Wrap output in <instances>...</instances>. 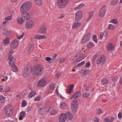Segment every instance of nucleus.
<instances>
[{"instance_id":"37","label":"nucleus","mask_w":122,"mask_h":122,"mask_svg":"<svg viewBox=\"0 0 122 122\" xmlns=\"http://www.w3.org/2000/svg\"><path fill=\"white\" fill-rule=\"evenodd\" d=\"M10 32L8 31L6 29L4 30L3 34L5 35H7L10 33Z\"/></svg>"},{"instance_id":"24","label":"nucleus","mask_w":122,"mask_h":122,"mask_svg":"<svg viewBox=\"0 0 122 122\" xmlns=\"http://www.w3.org/2000/svg\"><path fill=\"white\" fill-rule=\"evenodd\" d=\"M66 105L63 102H61L60 104V107L63 110L65 109L66 108Z\"/></svg>"},{"instance_id":"27","label":"nucleus","mask_w":122,"mask_h":122,"mask_svg":"<svg viewBox=\"0 0 122 122\" xmlns=\"http://www.w3.org/2000/svg\"><path fill=\"white\" fill-rule=\"evenodd\" d=\"M118 1L116 0H112L111 2V4L112 5H116L117 4Z\"/></svg>"},{"instance_id":"51","label":"nucleus","mask_w":122,"mask_h":122,"mask_svg":"<svg viewBox=\"0 0 122 122\" xmlns=\"http://www.w3.org/2000/svg\"><path fill=\"white\" fill-rule=\"evenodd\" d=\"M65 61V60L63 58H61L59 60V63H61Z\"/></svg>"},{"instance_id":"36","label":"nucleus","mask_w":122,"mask_h":122,"mask_svg":"<svg viewBox=\"0 0 122 122\" xmlns=\"http://www.w3.org/2000/svg\"><path fill=\"white\" fill-rule=\"evenodd\" d=\"M90 95V93H86L82 95L83 97L84 98H86Z\"/></svg>"},{"instance_id":"59","label":"nucleus","mask_w":122,"mask_h":122,"mask_svg":"<svg viewBox=\"0 0 122 122\" xmlns=\"http://www.w3.org/2000/svg\"><path fill=\"white\" fill-rule=\"evenodd\" d=\"M24 33H22V35H21L20 36H17V38L19 39H20L21 38L23 37V36L24 35Z\"/></svg>"},{"instance_id":"62","label":"nucleus","mask_w":122,"mask_h":122,"mask_svg":"<svg viewBox=\"0 0 122 122\" xmlns=\"http://www.w3.org/2000/svg\"><path fill=\"white\" fill-rule=\"evenodd\" d=\"M10 89L9 87H7L6 89V90L5 91V92H10Z\"/></svg>"},{"instance_id":"25","label":"nucleus","mask_w":122,"mask_h":122,"mask_svg":"<svg viewBox=\"0 0 122 122\" xmlns=\"http://www.w3.org/2000/svg\"><path fill=\"white\" fill-rule=\"evenodd\" d=\"M35 4L37 5L40 6L42 4L41 0H34Z\"/></svg>"},{"instance_id":"55","label":"nucleus","mask_w":122,"mask_h":122,"mask_svg":"<svg viewBox=\"0 0 122 122\" xmlns=\"http://www.w3.org/2000/svg\"><path fill=\"white\" fill-rule=\"evenodd\" d=\"M51 58L49 57H46V60L47 61H50L51 60Z\"/></svg>"},{"instance_id":"29","label":"nucleus","mask_w":122,"mask_h":122,"mask_svg":"<svg viewBox=\"0 0 122 122\" xmlns=\"http://www.w3.org/2000/svg\"><path fill=\"white\" fill-rule=\"evenodd\" d=\"M110 22L114 24H117L118 23L117 20L116 19H112L110 21Z\"/></svg>"},{"instance_id":"2","label":"nucleus","mask_w":122,"mask_h":122,"mask_svg":"<svg viewBox=\"0 0 122 122\" xmlns=\"http://www.w3.org/2000/svg\"><path fill=\"white\" fill-rule=\"evenodd\" d=\"M32 6V4L30 2H26L23 3L20 7V10L21 13H22L23 14L22 16L24 15H30V17H32L31 14L30 12L28 11L31 8Z\"/></svg>"},{"instance_id":"47","label":"nucleus","mask_w":122,"mask_h":122,"mask_svg":"<svg viewBox=\"0 0 122 122\" xmlns=\"http://www.w3.org/2000/svg\"><path fill=\"white\" fill-rule=\"evenodd\" d=\"M42 36V35H37L34 38L36 39L40 40L42 38H41Z\"/></svg>"},{"instance_id":"42","label":"nucleus","mask_w":122,"mask_h":122,"mask_svg":"<svg viewBox=\"0 0 122 122\" xmlns=\"http://www.w3.org/2000/svg\"><path fill=\"white\" fill-rule=\"evenodd\" d=\"M25 115L26 113L24 111L21 112L20 114V117H24L25 116Z\"/></svg>"},{"instance_id":"17","label":"nucleus","mask_w":122,"mask_h":122,"mask_svg":"<svg viewBox=\"0 0 122 122\" xmlns=\"http://www.w3.org/2000/svg\"><path fill=\"white\" fill-rule=\"evenodd\" d=\"M66 120L67 121H70L73 118V115L70 112H67L66 114Z\"/></svg>"},{"instance_id":"7","label":"nucleus","mask_w":122,"mask_h":122,"mask_svg":"<svg viewBox=\"0 0 122 122\" xmlns=\"http://www.w3.org/2000/svg\"><path fill=\"white\" fill-rule=\"evenodd\" d=\"M106 61V58L105 56L102 55L98 59L97 63L98 64H99L100 65H102Z\"/></svg>"},{"instance_id":"56","label":"nucleus","mask_w":122,"mask_h":122,"mask_svg":"<svg viewBox=\"0 0 122 122\" xmlns=\"http://www.w3.org/2000/svg\"><path fill=\"white\" fill-rule=\"evenodd\" d=\"M33 93V92H32L30 93L28 95V97L30 98H31L34 96L32 94V93Z\"/></svg>"},{"instance_id":"12","label":"nucleus","mask_w":122,"mask_h":122,"mask_svg":"<svg viewBox=\"0 0 122 122\" xmlns=\"http://www.w3.org/2000/svg\"><path fill=\"white\" fill-rule=\"evenodd\" d=\"M107 7L105 5H103L101 9L100 13L99 14V15L100 17L104 16L105 15L106 10V9Z\"/></svg>"},{"instance_id":"33","label":"nucleus","mask_w":122,"mask_h":122,"mask_svg":"<svg viewBox=\"0 0 122 122\" xmlns=\"http://www.w3.org/2000/svg\"><path fill=\"white\" fill-rule=\"evenodd\" d=\"M50 89L52 90H54L55 88V85L54 83H52L49 86Z\"/></svg>"},{"instance_id":"22","label":"nucleus","mask_w":122,"mask_h":122,"mask_svg":"<svg viewBox=\"0 0 122 122\" xmlns=\"http://www.w3.org/2000/svg\"><path fill=\"white\" fill-rule=\"evenodd\" d=\"M74 85L73 84H71L70 85L69 87L66 90L67 93H71L72 92H73V90H72V88H74Z\"/></svg>"},{"instance_id":"21","label":"nucleus","mask_w":122,"mask_h":122,"mask_svg":"<svg viewBox=\"0 0 122 122\" xmlns=\"http://www.w3.org/2000/svg\"><path fill=\"white\" fill-rule=\"evenodd\" d=\"M81 25V24L80 22H75L73 23L72 26V29H75L80 26Z\"/></svg>"},{"instance_id":"23","label":"nucleus","mask_w":122,"mask_h":122,"mask_svg":"<svg viewBox=\"0 0 122 122\" xmlns=\"http://www.w3.org/2000/svg\"><path fill=\"white\" fill-rule=\"evenodd\" d=\"M11 66L12 68V69L14 72H16L18 71V68L15 65L14 63H13L12 64Z\"/></svg>"},{"instance_id":"8","label":"nucleus","mask_w":122,"mask_h":122,"mask_svg":"<svg viewBox=\"0 0 122 122\" xmlns=\"http://www.w3.org/2000/svg\"><path fill=\"white\" fill-rule=\"evenodd\" d=\"M90 34L87 33L86 35H85L82 38L81 41V44H83L88 41L90 38Z\"/></svg>"},{"instance_id":"57","label":"nucleus","mask_w":122,"mask_h":122,"mask_svg":"<svg viewBox=\"0 0 122 122\" xmlns=\"http://www.w3.org/2000/svg\"><path fill=\"white\" fill-rule=\"evenodd\" d=\"M91 63L90 62H88L86 63L85 66L86 67H89Z\"/></svg>"},{"instance_id":"64","label":"nucleus","mask_w":122,"mask_h":122,"mask_svg":"<svg viewBox=\"0 0 122 122\" xmlns=\"http://www.w3.org/2000/svg\"><path fill=\"white\" fill-rule=\"evenodd\" d=\"M95 122H98L99 121V119L97 117H95Z\"/></svg>"},{"instance_id":"63","label":"nucleus","mask_w":122,"mask_h":122,"mask_svg":"<svg viewBox=\"0 0 122 122\" xmlns=\"http://www.w3.org/2000/svg\"><path fill=\"white\" fill-rule=\"evenodd\" d=\"M104 120L106 122H110V119L107 118H105L104 119Z\"/></svg>"},{"instance_id":"60","label":"nucleus","mask_w":122,"mask_h":122,"mask_svg":"<svg viewBox=\"0 0 122 122\" xmlns=\"http://www.w3.org/2000/svg\"><path fill=\"white\" fill-rule=\"evenodd\" d=\"M60 75L61 73H58L56 74V77H57V79H58L59 78Z\"/></svg>"},{"instance_id":"48","label":"nucleus","mask_w":122,"mask_h":122,"mask_svg":"<svg viewBox=\"0 0 122 122\" xmlns=\"http://www.w3.org/2000/svg\"><path fill=\"white\" fill-rule=\"evenodd\" d=\"M97 114H100L102 113V111L100 109H98L97 111Z\"/></svg>"},{"instance_id":"30","label":"nucleus","mask_w":122,"mask_h":122,"mask_svg":"<svg viewBox=\"0 0 122 122\" xmlns=\"http://www.w3.org/2000/svg\"><path fill=\"white\" fill-rule=\"evenodd\" d=\"M5 98L3 95H0V100L1 103H3L4 102Z\"/></svg>"},{"instance_id":"45","label":"nucleus","mask_w":122,"mask_h":122,"mask_svg":"<svg viewBox=\"0 0 122 122\" xmlns=\"http://www.w3.org/2000/svg\"><path fill=\"white\" fill-rule=\"evenodd\" d=\"M85 63L84 61H83L81 62L78 64L77 65V67H79L81 66L82 65L84 64Z\"/></svg>"},{"instance_id":"26","label":"nucleus","mask_w":122,"mask_h":122,"mask_svg":"<svg viewBox=\"0 0 122 122\" xmlns=\"http://www.w3.org/2000/svg\"><path fill=\"white\" fill-rule=\"evenodd\" d=\"M46 110L42 109L41 108H39V110L38 111L39 112L41 115H43L45 113Z\"/></svg>"},{"instance_id":"20","label":"nucleus","mask_w":122,"mask_h":122,"mask_svg":"<svg viewBox=\"0 0 122 122\" xmlns=\"http://www.w3.org/2000/svg\"><path fill=\"white\" fill-rule=\"evenodd\" d=\"M107 48L108 49V51H114L115 49L114 47L111 43L108 44Z\"/></svg>"},{"instance_id":"46","label":"nucleus","mask_w":122,"mask_h":122,"mask_svg":"<svg viewBox=\"0 0 122 122\" xmlns=\"http://www.w3.org/2000/svg\"><path fill=\"white\" fill-rule=\"evenodd\" d=\"M41 95H39V96L36 97L34 99L35 101H37L40 100V98H41Z\"/></svg>"},{"instance_id":"52","label":"nucleus","mask_w":122,"mask_h":122,"mask_svg":"<svg viewBox=\"0 0 122 122\" xmlns=\"http://www.w3.org/2000/svg\"><path fill=\"white\" fill-rule=\"evenodd\" d=\"M87 71V70L84 69V70H81V73L83 74H86V72Z\"/></svg>"},{"instance_id":"9","label":"nucleus","mask_w":122,"mask_h":122,"mask_svg":"<svg viewBox=\"0 0 122 122\" xmlns=\"http://www.w3.org/2000/svg\"><path fill=\"white\" fill-rule=\"evenodd\" d=\"M82 17V12L81 10H79L76 12L75 15V20L76 21H79Z\"/></svg>"},{"instance_id":"49","label":"nucleus","mask_w":122,"mask_h":122,"mask_svg":"<svg viewBox=\"0 0 122 122\" xmlns=\"http://www.w3.org/2000/svg\"><path fill=\"white\" fill-rule=\"evenodd\" d=\"M99 55L98 53H96L93 57L92 58L93 60H94L97 57L99 56Z\"/></svg>"},{"instance_id":"53","label":"nucleus","mask_w":122,"mask_h":122,"mask_svg":"<svg viewBox=\"0 0 122 122\" xmlns=\"http://www.w3.org/2000/svg\"><path fill=\"white\" fill-rule=\"evenodd\" d=\"M118 79V77L116 76L114 77H113L112 78V80L113 81H117Z\"/></svg>"},{"instance_id":"54","label":"nucleus","mask_w":122,"mask_h":122,"mask_svg":"<svg viewBox=\"0 0 122 122\" xmlns=\"http://www.w3.org/2000/svg\"><path fill=\"white\" fill-rule=\"evenodd\" d=\"M118 117L120 119H121L122 117V115L121 112H119L118 114Z\"/></svg>"},{"instance_id":"32","label":"nucleus","mask_w":122,"mask_h":122,"mask_svg":"<svg viewBox=\"0 0 122 122\" xmlns=\"http://www.w3.org/2000/svg\"><path fill=\"white\" fill-rule=\"evenodd\" d=\"M97 36L95 35H93L92 37V39L96 43H97Z\"/></svg>"},{"instance_id":"61","label":"nucleus","mask_w":122,"mask_h":122,"mask_svg":"<svg viewBox=\"0 0 122 122\" xmlns=\"http://www.w3.org/2000/svg\"><path fill=\"white\" fill-rule=\"evenodd\" d=\"M104 35V33H103V32L101 33L100 34V38L101 39H102L103 38V37Z\"/></svg>"},{"instance_id":"43","label":"nucleus","mask_w":122,"mask_h":122,"mask_svg":"<svg viewBox=\"0 0 122 122\" xmlns=\"http://www.w3.org/2000/svg\"><path fill=\"white\" fill-rule=\"evenodd\" d=\"M9 38H6L5 40L4 41V42L6 45L8 44L9 42Z\"/></svg>"},{"instance_id":"38","label":"nucleus","mask_w":122,"mask_h":122,"mask_svg":"<svg viewBox=\"0 0 122 122\" xmlns=\"http://www.w3.org/2000/svg\"><path fill=\"white\" fill-rule=\"evenodd\" d=\"M41 107L40 108H41L42 109H46L47 107L46 105L44 104H42L40 106Z\"/></svg>"},{"instance_id":"39","label":"nucleus","mask_w":122,"mask_h":122,"mask_svg":"<svg viewBox=\"0 0 122 122\" xmlns=\"http://www.w3.org/2000/svg\"><path fill=\"white\" fill-rule=\"evenodd\" d=\"M27 104V102L25 100H23L22 102L21 106L23 107H24Z\"/></svg>"},{"instance_id":"19","label":"nucleus","mask_w":122,"mask_h":122,"mask_svg":"<svg viewBox=\"0 0 122 122\" xmlns=\"http://www.w3.org/2000/svg\"><path fill=\"white\" fill-rule=\"evenodd\" d=\"M81 95V92L79 91L74 93L72 96V97H73L75 99L78 98L80 97Z\"/></svg>"},{"instance_id":"4","label":"nucleus","mask_w":122,"mask_h":122,"mask_svg":"<svg viewBox=\"0 0 122 122\" xmlns=\"http://www.w3.org/2000/svg\"><path fill=\"white\" fill-rule=\"evenodd\" d=\"M68 1L69 0H58L57 4L58 7L60 8L64 7L67 4Z\"/></svg>"},{"instance_id":"44","label":"nucleus","mask_w":122,"mask_h":122,"mask_svg":"<svg viewBox=\"0 0 122 122\" xmlns=\"http://www.w3.org/2000/svg\"><path fill=\"white\" fill-rule=\"evenodd\" d=\"M12 15H11L10 16H8L6 17L5 19V20H10L12 19Z\"/></svg>"},{"instance_id":"5","label":"nucleus","mask_w":122,"mask_h":122,"mask_svg":"<svg viewBox=\"0 0 122 122\" xmlns=\"http://www.w3.org/2000/svg\"><path fill=\"white\" fill-rule=\"evenodd\" d=\"M78 107V103L77 101L75 99L73 100L71 104V108L72 111L73 113L76 112Z\"/></svg>"},{"instance_id":"1","label":"nucleus","mask_w":122,"mask_h":122,"mask_svg":"<svg viewBox=\"0 0 122 122\" xmlns=\"http://www.w3.org/2000/svg\"><path fill=\"white\" fill-rule=\"evenodd\" d=\"M43 66L41 65H35L33 67H25L23 71V75L25 77H28L30 73V71L33 75L39 76L42 73Z\"/></svg>"},{"instance_id":"34","label":"nucleus","mask_w":122,"mask_h":122,"mask_svg":"<svg viewBox=\"0 0 122 122\" xmlns=\"http://www.w3.org/2000/svg\"><path fill=\"white\" fill-rule=\"evenodd\" d=\"M56 92L58 96L62 99H63L64 97H62L61 95L58 92V89L56 88Z\"/></svg>"},{"instance_id":"40","label":"nucleus","mask_w":122,"mask_h":122,"mask_svg":"<svg viewBox=\"0 0 122 122\" xmlns=\"http://www.w3.org/2000/svg\"><path fill=\"white\" fill-rule=\"evenodd\" d=\"M114 28V27L112 25L110 24L109 25V26L107 27V29L110 30H113Z\"/></svg>"},{"instance_id":"10","label":"nucleus","mask_w":122,"mask_h":122,"mask_svg":"<svg viewBox=\"0 0 122 122\" xmlns=\"http://www.w3.org/2000/svg\"><path fill=\"white\" fill-rule=\"evenodd\" d=\"M18 42L16 39L13 40L10 44V49L11 50L15 49L18 46Z\"/></svg>"},{"instance_id":"6","label":"nucleus","mask_w":122,"mask_h":122,"mask_svg":"<svg viewBox=\"0 0 122 122\" xmlns=\"http://www.w3.org/2000/svg\"><path fill=\"white\" fill-rule=\"evenodd\" d=\"M85 56L84 54L82 53L78 54L76 56L73 58L74 61L73 62H78L84 59Z\"/></svg>"},{"instance_id":"50","label":"nucleus","mask_w":122,"mask_h":122,"mask_svg":"<svg viewBox=\"0 0 122 122\" xmlns=\"http://www.w3.org/2000/svg\"><path fill=\"white\" fill-rule=\"evenodd\" d=\"M30 50H32L34 49V45L32 44H31L29 46Z\"/></svg>"},{"instance_id":"11","label":"nucleus","mask_w":122,"mask_h":122,"mask_svg":"<svg viewBox=\"0 0 122 122\" xmlns=\"http://www.w3.org/2000/svg\"><path fill=\"white\" fill-rule=\"evenodd\" d=\"M46 84V82L45 78H43L38 81L37 84L38 87H42L44 86Z\"/></svg>"},{"instance_id":"14","label":"nucleus","mask_w":122,"mask_h":122,"mask_svg":"<svg viewBox=\"0 0 122 122\" xmlns=\"http://www.w3.org/2000/svg\"><path fill=\"white\" fill-rule=\"evenodd\" d=\"M13 53V52L12 51H11L9 53V56H8V58L10 59V62H9V64L10 65V62L11 61H15V58H14L13 56H12V55Z\"/></svg>"},{"instance_id":"13","label":"nucleus","mask_w":122,"mask_h":122,"mask_svg":"<svg viewBox=\"0 0 122 122\" xmlns=\"http://www.w3.org/2000/svg\"><path fill=\"white\" fill-rule=\"evenodd\" d=\"M34 25V23L31 20L28 21L25 24V27L26 29H30Z\"/></svg>"},{"instance_id":"16","label":"nucleus","mask_w":122,"mask_h":122,"mask_svg":"<svg viewBox=\"0 0 122 122\" xmlns=\"http://www.w3.org/2000/svg\"><path fill=\"white\" fill-rule=\"evenodd\" d=\"M66 120V114L62 113L61 115L59 118V122H65Z\"/></svg>"},{"instance_id":"35","label":"nucleus","mask_w":122,"mask_h":122,"mask_svg":"<svg viewBox=\"0 0 122 122\" xmlns=\"http://www.w3.org/2000/svg\"><path fill=\"white\" fill-rule=\"evenodd\" d=\"M106 78H103L102 79V83L103 85H105L108 82Z\"/></svg>"},{"instance_id":"58","label":"nucleus","mask_w":122,"mask_h":122,"mask_svg":"<svg viewBox=\"0 0 122 122\" xmlns=\"http://www.w3.org/2000/svg\"><path fill=\"white\" fill-rule=\"evenodd\" d=\"M85 5L83 3H81L79 5V6L80 9L82 7L85 6Z\"/></svg>"},{"instance_id":"41","label":"nucleus","mask_w":122,"mask_h":122,"mask_svg":"<svg viewBox=\"0 0 122 122\" xmlns=\"http://www.w3.org/2000/svg\"><path fill=\"white\" fill-rule=\"evenodd\" d=\"M8 10L9 12L11 14H13L14 13V10L11 8H8Z\"/></svg>"},{"instance_id":"28","label":"nucleus","mask_w":122,"mask_h":122,"mask_svg":"<svg viewBox=\"0 0 122 122\" xmlns=\"http://www.w3.org/2000/svg\"><path fill=\"white\" fill-rule=\"evenodd\" d=\"M57 110L53 109L51 111L50 113L51 115H54L57 113Z\"/></svg>"},{"instance_id":"18","label":"nucleus","mask_w":122,"mask_h":122,"mask_svg":"<svg viewBox=\"0 0 122 122\" xmlns=\"http://www.w3.org/2000/svg\"><path fill=\"white\" fill-rule=\"evenodd\" d=\"M6 116L7 117H10L12 113V110L8 108H6Z\"/></svg>"},{"instance_id":"31","label":"nucleus","mask_w":122,"mask_h":122,"mask_svg":"<svg viewBox=\"0 0 122 122\" xmlns=\"http://www.w3.org/2000/svg\"><path fill=\"white\" fill-rule=\"evenodd\" d=\"M93 44L92 42H89L87 44V47L88 48H91L93 46Z\"/></svg>"},{"instance_id":"3","label":"nucleus","mask_w":122,"mask_h":122,"mask_svg":"<svg viewBox=\"0 0 122 122\" xmlns=\"http://www.w3.org/2000/svg\"><path fill=\"white\" fill-rule=\"evenodd\" d=\"M21 13V17H18L17 18V20L18 24L19 25H22L24 20H28L29 19H30L32 17H30V15L29 16L27 15H24V16H22V14H23V13Z\"/></svg>"},{"instance_id":"15","label":"nucleus","mask_w":122,"mask_h":122,"mask_svg":"<svg viewBox=\"0 0 122 122\" xmlns=\"http://www.w3.org/2000/svg\"><path fill=\"white\" fill-rule=\"evenodd\" d=\"M46 28L44 26H42L40 27L38 30V32L40 34H45L46 32Z\"/></svg>"}]
</instances>
